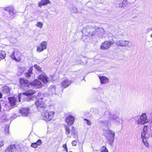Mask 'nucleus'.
I'll return each mask as SVG.
<instances>
[{
    "instance_id": "f257e3e1",
    "label": "nucleus",
    "mask_w": 152,
    "mask_h": 152,
    "mask_svg": "<svg viewBox=\"0 0 152 152\" xmlns=\"http://www.w3.org/2000/svg\"><path fill=\"white\" fill-rule=\"evenodd\" d=\"M35 93V91L33 90L28 91L25 93H21L18 95V98L20 102V99L21 98H25L24 100L26 99L27 101H31L34 99L36 98L37 101L35 102V104L38 108L43 107L45 106V103L42 100V98L38 99V97H35L33 96V94Z\"/></svg>"
},
{
    "instance_id": "f03ea898",
    "label": "nucleus",
    "mask_w": 152,
    "mask_h": 152,
    "mask_svg": "<svg viewBox=\"0 0 152 152\" xmlns=\"http://www.w3.org/2000/svg\"><path fill=\"white\" fill-rule=\"evenodd\" d=\"M104 135L110 143H112L114 142L115 136V133L114 131L108 129L107 131V133H104Z\"/></svg>"
},
{
    "instance_id": "7ed1b4c3",
    "label": "nucleus",
    "mask_w": 152,
    "mask_h": 152,
    "mask_svg": "<svg viewBox=\"0 0 152 152\" xmlns=\"http://www.w3.org/2000/svg\"><path fill=\"white\" fill-rule=\"evenodd\" d=\"M141 136L143 143L147 147L148 145V144L147 142V140L149 137V134L147 132V126H144L141 133Z\"/></svg>"
},
{
    "instance_id": "20e7f679",
    "label": "nucleus",
    "mask_w": 152,
    "mask_h": 152,
    "mask_svg": "<svg viewBox=\"0 0 152 152\" xmlns=\"http://www.w3.org/2000/svg\"><path fill=\"white\" fill-rule=\"evenodd\" d=\"M54 115V113L53 111H45L42 118L46 121H49L52 119Z\"/></svg>"
},
{
    "instance_id": "39448f33",
    "label": "nucleus",
    "mask_w": 152,
    "mask_h": 152,
    "mask_svg": "<svg viewBox=\"0 0 152 152\" xmlns=\"http://www.w3.org/2000/svg\"><path fill=\"white\" fill-rule=\"evenodd\" d=\"M148 121L147 118V117L145 113H142L140 116V118L137 120L135 123L137 124L143 125L147 123Z\"/></svg>"
},
{
    "instance_id": "423d86ee",
    "label": "nucleus",
    "mask_w": 152,
    "mask_h": 152,
    "mask_svg": "<svg viewBox=\"0 0 152 152\" xmlns=\"http://www.w3.org/2000/svg\"><path fill=\"white\" fill-rule=\"evenodd\" d=\"M82 32L83 35L84 36H93L95 34L94 29L93 28L91 29L89 28L84 29L82 31Z\"/></svg>"
},
{
    "instance_id": "0eeeda50",
    "label": "nucleus",
    "mask_w": 152,
    "mask_h": 152,
    "mask_svg": "<svg viewBox=\"0 0 152 152\" xmlns=\"http://www.w3.org/2000/svg\"><path fill=\"white\" fill-rule=\"evenodd\" d=\"M47 42L46 41H43L37 47V51L38 52H41L47 48Z\"/></svg>"
},
{
    "instance_id": "6e6552de",
    "label": "nucleus",
    "mask_w": 152,
    "mask_h": 152,
    "mask_svg": "<svg viewBox=\"0 0 152 152\" xmlns=\"http://www.w3.org/2000/svg\"><path fill=\"white\" fill-rule=\"evenodd\" d=\"M22 55L18 52H14L11 56L12 58L16 61H19L20 60Z\"/></svg>"
},
{
    "instance_id": "1a4fd4ad",
    "label": "nucleus",
    "mask_w": 152,
    "mask_h": 152,
    "mask_svg": "<svg viewBox=\"0 0 152 152\" xmlns=\"http://www.w3.org/2000/svg\"><path fill=\"white\" fill-rule=\"evenodd\" d=\"M114 43V42L105 41L100 46V48L103 50L107 49L109 48L110 46Z\"/></svg>"
},
{
    "instance_id": "9d476101",
    "label": "nucleus",
    "mask_w": 152,
    "mask_h": 152,
    "mask_svg": "<svg viewBox=\"0 0 152 152\" xmlns=\"http://www.w3.org/2000/svg\"><path fill=\"white\" fill-rule=\"evenodd\" d=\"M20 113L23 115L27 116L30 114L31 111L28 107L22 108L20 110Z\"/></svg>"
},
{
    "instance_id": "9b49d317",
    "label": "nucleus",
    "mask_w": 152,
    "mask_h": 152,
    "mask_svg": "<svg viewBox=\"0 0 152 152\" xmlns=\"http://www.w3.org/2000/svg\"><path fill=\"white\" fill-rule=\"evenodd\" d=\"M116 43L118 46L121 47L129 46L130 44V43L129 41L124 40H118L117 41Z\"/></svg>"
},
{
    "instance_id": "f8f14e48",
    "label": "nucleus",
    "mask_w": 152,
    "mask_h": 152,
    "mask_svg": "<svg viewBox=\"0 0 152 152\" xmlns=\"http://www.w3.org/2000/svg\"><path fill=\"white\" fill-rule=\"evenodd\" d=\"M38 78L44 83H46L49 81L48 77L46 75L45 73H42L40 75Z\"/></svg>"
},
{
    "instance_id": "ddd939ff",
    "label": "nucleus",
    "mask_w": 152,
    "mask_h": 152,
    "mask_svg": "<svg viewBox=\"0 0 152 152\" xmlns=\"http://www.w3.org/2000/svg\"><path fill=\"white\" fill-rule=\"evenodd\" d=\"M9 103L13 107H15L17 106V100L14 97H10L8 98Z\"/></svg>"
},
{
    "instance_id": "4468645a",
    "label": "nucleus",
    "mask_w": 152,
    "mask_h": 152,
    "mask_svg": "<svg viewBox=\"0 0 152 152\" xmlns=\"http://www.w3.org/2000/svg\"><path fill=\"white\" fill-rule=\"evenodd\" d=\"M75 121V118L74 116L71 115L68 116L66 118V122L68 125H72Z\"/></svg>"
},
{
    "instance_id": "2eb2a0df",
    "label": "nucleus",
    "mask_w": 152,
    "mask_h": 152,
    "mask_svg": "<svg viewBox=\"0 0 152 152\" xmlns=\"http://www.w3.org/2000/svg\"><path fill=\"white\" fill-rule=\"evenodd\" d=\"M96 31L94 32L97 33V34L99 36H104L105 34V31L102 28H98L97 27L95 28Z\"/></svg>"
},
{
    "instance_id": "dca6fc26",
    "label": "nucleus",
    "mask_w": 152,
    "mask_h": 152,
    "mask_svg": "<svg viewBox=\"0 0 152 152\" xmlns=\"http://www.w3.org/2000/svg\"><path fill=\"white\" fill-rule=\"evenodd\" d=\"M30 85L37 88H39L42 86L41 82L38 80H36L33 82L30 83Z\"/></svg>"
},
{
    "instance_id": "f3484780",
    "label": "nucleus",
    "mask_w": 152,
    "mask_h": 152,
    "mask_svg": "<svg viewBox=\"0 0 152 152\" xmlns=\"http://www.w3.org/2000/svg\"><path fill=\"white\" fill-rule=\"evenodd\" d=\"M20 83L22 87H28L29 85L28 80L24 78H20Z\"/></svg>"
},
{
    "instance_id": "a211bd4d",
    "label": "nucleus",
    "mask_w": 152,
    "mask_h": 152,
    "mask_svg": "<svg viewBox=\"0 0 152 152\" xmlns=\"http://www.w3.org/2000/svg\"><path fill=\"white\" fill-rule=\"evenodd\" d=\"M33 67L30 68V70L28 71L25 74V76L27 78H30L31 77L34 78L35 77L34 74L32 72Z\"/></svg>"
},
{
    "instance_id": "6ab92c4d",
    "label": "nucleus",
    "mask_w": 152,
    "mask_h": 152,
    "mask_svg": "<svg viewBox=\"0 0 152 152\" xmlns=\"http://www.w3.org/2000/svg\"><path fill=\"white\" fill-rule=\"evenodd\" d=\"M101 84H105L108 83L109 81V79L105 76H99Z\"/></svg>"
},
{
    "instance_id": "aec40b11",
    "label": "nucleus",
    "mask_w": 152,
    "mask_h": 152,
    "mask_svg": "<svg viewBox=\"0 0 152 152\" xmlns=\"http://www.w3.org/2000/svg\"><path fill=\"white\" fill-rule=\"evenodd\" d=\"M50 2L49 0H42L38 3V5L40 7H41L42 6L46 5L48 4H50Z\"/></svg>"
},
{
    "instance_id": "412c9836",
    "label": "nucleus",
    "mask_w": 152,
    "mask_h": 152,
    "mask_svg": "<svg viewBox=\"0 0 152 152\" xmlns=\"http://www.w3.org/2000/svg\"><path fill=\"white\" fill-rule=\"evenodd\" d=\"M15 150L14 145H12L8 146L6 149L5 152H14Z\"/></svg>"
},
{
    "instance_id": "4be33fe9",
    "label": "nucleus",
    "mask_w": 152,
    "mask_h": 152,
    "mask_svg": "<svg viewBox=\"0 0 152 152\" xmlns=\"http://www.w3.org/2000/svg\"><path fill=\"white\" fill-rule=\"evenodd\" d=\"M71 82L67 80H65L63 81L61 83V85L62 87L65 88L68 86L70 84Z\"/></svg>"
},
{
    "instance_id": "5701e85b",
    "label": "nucleus",
    "mask_w": 152,
    "mask_h": 152,
    "mask_svg": "<svg viewBox=\"0 0 152 152\" xmlns=\"http://www.w3.org/2000/svg\"><path fill=\"white\" fill-rule=\"evenodd\" d=\"M2 91L3 93L7 94H9L10 93V89L8 86H6L3 87Z\"/></svg>"
},
{
    "instance_id": "b1692460",
    "label": "nucleus",
    "mask_w": 152,
    "mask_h": 152,
    "mask_svg": "<svg viewBox=\"0 0 152 152\" xmlns=\"http://www.w3.org/2000/svg\"><path fill=\"white\" fill-rule=\"evenodd\" d=\"M108 117L110 120H115L118 118L117 115L112 114L111 113L109 112L108 113Z\"/></svg>"
},
{
    "instance_id": "393cba45",
    "label": "nucleus",
    "mask_w": 152,
    "mask_h": 152,
    "mask_svg": "<svg viewBox=\"0 0 152 152\" xmlns=\"http://www.w3.org/2000/svg\"><path fill=\"white\" fill-rule=\"evenodd\" d=\"M5 10L9 11V13L11 15H12L14 14V8L12 7H8L5 8Z\"/></svg>"
},
{
    "instance_id": "a878e982",
    "label": "nucleus",
    "mask_w": 152,
    "mask_h": 152,
    "mask_svg": "<svg viewBox=\"0 0 152 152\" xmlns=\"http://www.w3.org/2000/svg\"><path fill=\"white\" fill-rule=\"evenodd\" d=\"M128 4V1L127 0H123L122 3L119 4V7L121 8L126 7Z\"/></svg>"
},
{
    "instance_id": "bb28decb",
    "label": "nucleus",
    "mask_w": 152,
    "mask_h": 152,
    "mask_svg": "<svg viewBox=\"0 0 152 152\" xmlns=\"http://www.w3.org/2000/svg\"><path fill=\"white\" fill-rule=\"evenodd\" d=\"M6 55L5 52L3 50L0 51V61L4 59Z\"/></svg>"
},
{
    "instance_id": "cd10ccee",
    "label": "nucleus",
    "mask_w": 152,
    "mask_h": 152,
    "mask_svg": "<svg viewBox=\"0 0 152 152\" xmlns=\"http://www.w3.org/2000/svg\"><path fill=\"white\" fill-rule=\"evenodd\" d=\"M12 107L9 103H7L4 105V109L5 110H9L11 109Z\"/></svg>"
},
{
    "instance_id": "c85d7f7f",
    "label": "nucleus",
    "mask_w": 152,
    "mask_h": 152,
    "mask_svg": "<svg viewBox=\"0 0 152 152\" xmlns=\"http://www.w3.org/2000/svg\"><path fill=\"white\" fill-rule=\"evenodd\" d=\"M43 23L40 21L38 22L36 24V26L41 28L42 27Z\"/></svg>"
},
{
    "instance_id": "c756f323",
    "label": "nucleus",
    "mask_w": 152,
    "mask_h": 152,
    "mask_svg": "<svg viewBox=\"0 0 152 152\" xmlns=\"http://www.w3.org/2000/svg\"><path fill=\"white\" fill-rule=\"evenodd\" d=\"M49 90L52 92V93L55 94V86H50L49 88Z\"/></svg>"
},
{
    "instance_id": "7c9ffc66",
    "label": "nucleus",
    "mask_w": 152,
    "mask_h": 152,
    "mask_svg": "<svg viewBox=\"0 0 152 152\" xmlns=\"http://www.w3.org/2000/svg\"><path fill=\"white\" fill-rule=\"evenodd\" d=\"M34 67L35 68L36 70L38 72L40 73L41 72V68L37 65H34Z\"/></svg>"
},
{
    "instance_id": "2f4dec72",
    "label": "nucleus",
    "mask_w": 152,
    "mask_h": 152,
    "mask_svg": "<svg viewBox=\"0 0 152 152\" xmlns=\"http://www.w3.org/2000/svg\"><path fill=\"white\" fill-rule=\"evenodd\" d=\"M24 70L23 68H20L18 70V75H21L23 72Z\"/></svg>"
},
{
    "instance_id": "473e14b6",
    "label": "nucleus",
    "mask_w": 152,
    "mask_h": 152,
    "mask_svg": "<svg viewBox=\"0 0 152 152\" xmlns=\"http://www.w3.org/2000/svg\"><path fill=\"white\" fill-rule=\"evenodd\" d=\"M65 130L66 131V134L67 135H68L70 133V130L69 128L67 126H65Z\"/></svg>"
},
{
    "instance_id": "72a5a7b5",
    "label": "nucleus",
    "mask_w": 152,
    "mask_h": 152,
    "mask_svg": "<svg viewBox=\"0 0 152 152\" xmlns=\"http://www.w3.org/2000/svg\"><path fill=\"white\" fill-rule=\"evenodd\" d=\"M101 152H109L108 150L105 146H102L101 149Z\"/></svg>"
},
{
    "instance_id": "f704fd0d",
    "label": "nucleus",
    "mask_w": 152,
    "mask_h": 152,
    "mask_svg": "<svg viewBox=\"0 0 152 152\" xmlns=\"http://www.w3.org/2000/svg\"><path fill=\"white\" fill-rule=\"evenodd\" d=\"M76 133L75 132L74 128L72 127L71 129V134L72 135H76Z\"/></svg>"
},
{
    "instance_id": "c9c22d12",
    "label": "nucleus",
    "mask_w": 152,
    "mask_h": 152,
    "mask_svg": "<svg viewBox=\"0 0 152 152\" xmlns=\"http://www.w3.org/2000/svg\"><path fill=\"white\" fill-rule=\"evenodd\" d=\"M31 146L34 148H36L38 146L36 142L32 143Z\"/></svg>"
},
{
    "instance_id": "e433bc0d",
    "label": "nucleus",
    "mask_w": 152,
    "mask_h": 152,
    "mask_svg": "<svg viewBox=\"0 0 152 152\" xmlns=\"http://www.w3.org/2000/svg\"><path fill=\"white\" fill-rule=\"evenodd\" d=\"M36 143L38 146V145H40L42 144V142L41 140L39 139Z\"/></svg>"
},
{
    "instance_id": "4c0bfd02",
    "label": "nucleus",
    "mask_w": 152,
    "mask_h": 152,
    "mask_svg": "<svg viewBox=\"0 0 152 152\" xmlns=\"http://www.w3.org/2000/svg\"><path fill=\"white\" fill-rule=\"evenodd\" d=\"M84 120L86 121L85 123H86L88 125H90L91 124V122L90 120L86 119H85Z\"/></svg>"
},
{
    "instance_id": "58836bf2",
    "label": "nucleus",
    "mask_w": 152,
    "mask_h": 152,
    "mask_svg": "<svg viewBox=\"0 0 152 152\" xmlns=\"http://www.w3.org/2000/svg\"><path fill=\"white\" fill-rule=\"evenodd\" d=\"M72 144L74 146H75L77 144V142L75 140H73L72 142Z\"/></svg>"
},
{
    "instance_id": "ea45409f",
    "label": "nucleus",
    "mask_w": 152,
    "mask_h": 152,
    "mask_svg": "<svg viewBox=\"0 0 152 152\" xmlns=\"http://www.w3.org/2000/svg\"><path fill=\"white\" fill-rule=\"evenodd\" d=\"M63 148H64V149L66 151V152H67L68 150L67 148L66 145V144H64V145L63 146Z\"/></svg>"
},
{
    "instance_id": "a19ab883",
    "label": "nucleus",
    "mask_w": 152,
    "mask_h": 152,
    "mask_svg": "<svg viewBox=\"0 0 152 152\" xmlns=\"http://www.w3.org/2000/svg\"><path fill=\"white\" fill-rule=\"evenodd\" d=\"M152 30V27L150 28H148L146 30V32L148 33V32Z\"/></svg>"
},
{
    "instance_id": "79ce46f5",
    "label": "nucleus",
    "mask_w": 152,
    "mask_h": 152,
    "mask_svg": "<svg viewBox=\"0 0 152 152\" xmlns=\"http://www.w3.org/2000/svg\"><path fill=\"white\" fill-rule=\"evenodd\" d=\"M5 133L6 134H7L8 133V132H9V129L8 128H6L5 129Z\"/></svg>"
},
{
    "instance_id": "37998d69",
    "label": "nucleus",
    "mask_w": 152,
    "mask_h": 152,
    "mask_svg": "<svg viewBox=\"0 0 152 152\" xmlns=\"http://www.w3.org/2000/svg\"><path fill=\"white\" fill-rule=\"evenodd\" d=\"M4 142L3 141H0V148L3 146L4 145Z\"/></svg>"
},
{
    "instance_id": "c03bdc74",
    "label": "nucleus",
    "mask_w": 152,
    "mask_h": 152,
    "mask_svg": "<svg viewBox=\"0 0 152 152\" xmlns=\"http://www.w3.org/2000/svg\"><path fill=\"white\" fill-rule=\"evenodd\" d=\"M2 96V94L1 93H0V98Z\"/></svg>"
},
{
    "instance_id": "a18cd8bd",
    "label": "nucleus",
    "mask_w": 152,
    "mask_h": 152,
    "mask_svg": "<svg viewBox=\"0 0 152 152\" xmlns=\"http://www.w3.org/2000/svg\"><path fill=\"white\" fill-rule=\"evenodd\" d=\"M94 110H96V111H97V112L98 111V110L97 109H95Z\"/></svg>"
},
{
    "instance_id": "49530a36",
    "label": "nucleus",
    "mask_w": 152,
    "mask_h": 152,
    "mask_svg": "<svg viewBox=\"0 0 152 152\" xmlns=\"http://www.w3.org/2000/svg\"><path fill=\"white\" fill-rule=\"evenodd\" d=\"M119 120H120V119H119L118 118V120H117V121H119Z\"/></svg>"
},
{
    "instance_id": "de8ad7c7",
    "label": "nucleus",
    "mask_w": 152,
    "mask_h": 152,
    "mask_svg": "<svg viewBox=\"0 0 152 152\" xmlns=\"http://www.w3.org/2000/svg\"><path fill=\"white\" fill-rule=\"evenodd\" d=\"M150 37H151L152 38V34H151L150 35Z\"/></svg>"
},
{
    "instance_id": "09e8293b",
    "label": "nucleus",
    "mask_w": 152,
    "mask_h": 152,
    "mask_svg": "<svg viewBox=\"0 0 152 152\" xmlns=\"http://www.w3.org/2000/svg\"><path fill=\"white\" fill-rule=\"evenodd\" d=\"M39 95H40L39 94V95H38V96H39Z\"/></svg>"
}]
</instances>
